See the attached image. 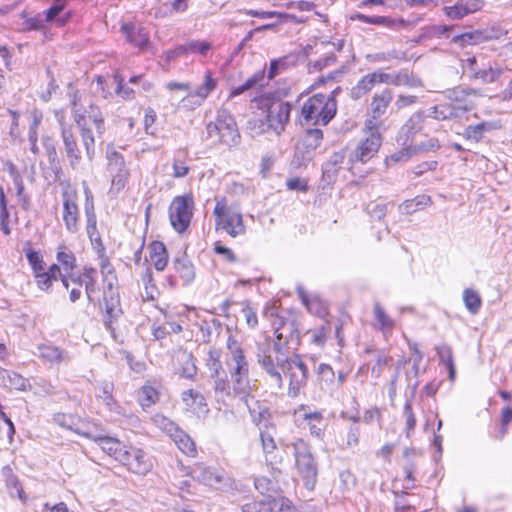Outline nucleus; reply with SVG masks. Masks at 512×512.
I'll list each match as a JSON object with an SVG mask.
<instances>
[{
	"instance_id": "1",
	"label": "nucleus",
	"mask_w": 512,
	"mask_h": 512,
	"mask_svg": "<svg viewBox=\"0 0 512 512\" xmlns=\"http://www.w3.org/2000/svg\"><path fill=\"white\" fill-rule=\"evenodd\" d=\"M257 361L277 388L283 386V376L287 380V394L296 398L308 381V368L298 355L291 357L283 353L272 355L269 347L259 348Z\"/></svg>"
},
{
	"instance_id": "2",
	"label": "nucleus",
	"mask_w": 512,
	"mask_h": 512,
	"mask_svg": "<svg viewBox=\"0 0 512 512\" xmlns=\"http://www.w3.org/2000/svg\"><path fill=\"white\" fill-rule=\"evenodd\" d=\"M292 106L282 100L267 101L247 123V129L252 136H280L290 119Z\"/></svg>"
},
{
	"instance_id": "3",
	"label": "nucleus",
	"mask_w": 512,
	"mask_h": 512,
	"mask_svg": "<svg viewBox=\"0 0 512 512\" xmlns=\"http://www.w3.org/2000/svg\"><path fill=\"white\" fill-rule=\"evenodd\" d=\"M226 366L229 371L233 391L237 396H248L252 391L249 381V364L241 344L233 337L227 339Z\"/></svg>"
},
{
	"instance_id": "4",
	"label": "nucleus",
	"mask_w": 512,
	"mask_h": 512,
	"mask_svg": "<svg viewBox=\"0 0 512 512\" xmlns=\"http://www.w3.org/2000/svg\"><path fill=\"white\" fill-rule=\"evenodd\" d=\"M74 121L80 129L87 158L92 161L95 156V136L93 128L98 135H102L105 130L102 113L93 105H91L89 110L85 111V113H80L75 109Z\"/></svg>"
},
{
	"instance_id": "5",
	"label": "nucleus",
	"mask_w": 512,
	"mask_h": 512,
	"mask_svg": "<svg viewBox=\"0 0 512 512\" xmlns=\"http://www.w3.org/2000/svg\"><path fill=\"white\" fill-rule=\"evenodd\" d=\"M337 103L334 96L316 94L302 105V122L307 125H327L335 116Z\"/></svg>"
},
{
	"instance_id": "6",
	"label": "nucleus",
	"mask_w": 512,
	"mask_h": 512,
	"mask_svg": "<svg viewBox=\"0 0 512 512\" xmlns=\"http://www.w3.org/2000/svg\"><path fill=\"white\" fill-rule=\"evenodd\" d=\"M291 448L295 460V467L303 480L305 487L313 490L318 476V463L312 453L311 446L301 438L286 445Z\"/></svg>"
},
{
	"instance_id": "7",
	"label": "nucleus",
	"mask_w": 512,
	"mask_h": 512,
	"mask_svg": "<svg viewBox=\"0 0 512 512\" xmlns=\"http://www.w3.org/2000/svg\"><path fill=\"white\" fill-rule=\"evenodd\" d=\"M216 230H222L231 237L245 234L246 228L239 209L229 206L225 197L216 200L213 210Z\"/></svg>"
},
{
	"instance_id": "8",
	"label": "nucleus",
	"mask_w": 512,
	"mask_h": 512,
	"mask_svg": "<svg viewBox=\"0 0 512 512\" xmlns=\"http://www.w3.org/2000/svg\"><path fill=\"white\" fill-rule=\"evenodd\" d=\"M208 138L214 143L233 146L238 143L240 134L233 116L227 111H219L214 121L206 127Z\"/></svg>"
},
{
	"instance_id": "9",
	"label": "nucleus",
	"mask_w": 512,
	"mask_h": 512,
	"mask_svg": "<svg viewBox=\"0 0 512 512\" xmlns=\"http://www.w3.org/2000/svg\"><path fill=\"white\" fill-rule=\"evenodd\" d=\"M363 137L356 146L350 160L366 163L372 159L382 144V136L378 127H374V121H365Z\"/></svg>"
},
{
	"instance_id": "10",
	"label": "nucleus",
	"mask_w": 512,
	"mask_h": 512,
	"mask_svg": "<svg viewBox=\"0 0 512 512\" xmlns=\"http://www.w3.org/2000/svg\"><path fill=\"white\" fill-rule=\"evenodd\" d=\"M106 160V169L111 178V191L120 192L130 178V170L123 155L112 144L106 147Z\"/></svg>"
},
{
	"instance_id": "11",
	"label": "nucleus",
	"mask_w": 512,
	"mask_h": 512,
	"mask_svg": "<svg viewBox=\"0 0 512 512\" xmlns=\"http://www.w3.org/2000/svg\"><path fill=\"white\" fill-rule=\"evenodd\" d=\"M194 201L190 194L176 196L169 207V218L173 228L184 232L190 225L193 215Z\"/></svg>"
},
{
	"instance_id": "12",
	"label": "nucleus",
	"mask_w": 512,
	"mask_h": 512,
	"mask_svg": "<svg viewBox=\"0 0 512 512\" xmlns=\"http://www.w3.org/2000/svg\"><path fill=\"white\" fill-rule=\"evenodd\" d=\"M55 115L61 127V136L69 165L73 170L82 172L83 169L80 165L82 159L81 152L71 127L67 126L64 122V115L62 112L57 111Z\"/></svg>"
},
{
	"instance_id": "13",
	"label": "nucleus",
	"mask_w": 512,
	"mask_h": 512,
	"mask_svg": "<svg viewBox=\"0 0 512 512\" xmlns=\"http://www.w3.org/2000/svg\"><path fill=\"white\" fill-rule=\"evenodd\" d=\"M218 81L213 77L210 70H206L203 75V82L194 90L182 97L181 103L184 108L194 109L202 105L205 99L217 87Z\"/></svg>"
},
{
	"instance_id": "14",
	"label": "nucleus",
	"mask_w": 512,
	"mask_h": 512,
	"mask_svg": "<svg viewBox=\"0 0 512 512\" xmlns=\"http://www.w3.org/2000/svg\"><path fill=\"white\" fill-rule=\"evenodd\" d=\"M118 461L136 474H145L152 467L150 460L142 450L130 446H128L125 453L119 454Z\"/></svg>"
},
{
	"instance_id": "15",
	"label": "nucleus",
	"mask_w": 512,
	"mask_h": 512,
	"mask_svg": "<svg viewBox=\"0 0 512 512\" xmlns=\"http://www.w3.org/2000/svg\"><path fill=\"white\" fill-rule=\"evenodd\" d=\"M62 217L68 232L76 233L79 230V209L76 192L66 191L63 193Z\"/></svg>"
},
{
	"instance_id": "16",
	"label": "nucleus",
	"mask_w": 512,
	"mask_h": 512,
	"mask_svg": "<svg viewBox=\"0 0 512 512\" xmlns=\"http://www.w3.org/2000/svg\"><path fill=\"white\" fill-rule=\"evenodd\" d=\"M193 478L206 486L222 489L227 485L228 478L224 471L212 467L196 466L192 471Z\"/></svg>"
},
{
	"instance_id": "17",
	"label": "nucleus",
	"mask_w": 512,
	"mask_h": 512,
	"mask_svg": "<svg viewBox=\"0 0 512 512\" xmlns=\"http://www.w3.org/2000/svg\"><path fill=\"white\" fill-rule=\"evenodd\" d=\"M392 99L393 94L389 89H384L381 92L374 94L369 106L368 118L365 121H374V127L379 128L380 123L378 122V119L386 113Z\"/></svg>"
},
{
	"instance_id": "18",
	"label": "nucleus",
	"mask_w": 512,
	"mask_h": 512,
	"mask_svg": "<svg viewBox=\"0 0 512 512\" xmlns=\"http://www.w3.org/2000/svg\"><path fill=\"white\" fill-rule=\"evenodd\" d=\"M86 216H87V224H86V232L92 244V247L96 251L100 260L102 257H105V247L103 245L100 233L97 230V220L94 212V205L92 202L86 203Z\"/></svg>"
},
{
	"instance_id": "19",
	"label": "nucleus",
	"mask_w": 512,
	"mask_h": 512,
	"mask_svg": "<svg viewBox=\"0 0 512 512\" xmlns=\"http://www.w3.org/2000/svg\"><path fill=\"white\" fill-rule=\"evenodd\" d=\"M482 6V0H458L453 6H445L443 12L451 20H460L480 10Z\"/></svg>"
},
{
	"instance_id": "20",
	"label": "nucleus",
	"mask_w": 512,
	"mask_h": 512,
	"mask_svg": "<svg viewBox=\"0 0 512 512\" xmlns=\"http://www.w3.org/2000/svg\"><path fill=\"white\" fill-rule=\"evenodd\" d=\"M56 259L62 268V284L66 289H69V277L76 267V257L74 253L65 245L60 244L57 247Z\"/></svg>"
},
{
	"instance_id": "21",
	"label": "nucleus",
	"mask_w": 512,
	"mask_h": 512,
	"mask_svg": "<svg viewBox=\"0 0 512 512\" xmlns=\"http://www.w3.org/2000/svg\"><path fill=\"white\" fill-rule=\"evenodd\" d=\"M468 110L467 106L459 104H440L430 109L429 116L436 120L460 119Z\"/></svg>"
},
{
	"instance_id": "22",
	"label": "nucleus",
	"mask_w": 512,
	"mask_h": 512,
	"mask_svg": "<svg viewBox=\"0 0 512 512\" xmlns=\"http://www.w3.org/2000/svg\"><path fill=\"white\" fill-rule=\"evenodd\" d=\"M182 402L188 411L197 416H203L208 412V406L204 396L193 389L186 390L182 393Z\"/></svg>"
},
{
	"instance_id": "23",
	"label": "nucleus",
	"mask_w": 512,
	"mask_h": 512,
	"mask_svg": "<svg viewBox=\"0 0 512 512\" xmlns=\"http://www.w3.org/2000/svg\"><path fill=\"white\" fill-rule=\"evenodd\" d=\"M121 31L126 35V39L129 43L138 47L139 49H145L149 45V35L144 28L135 27L131 23H124L121 26Z\"/></svg>"
},
{
	"instance_id": "24",
	"label": "nucleus",
	"mask_w": 512,
	"mask_h": 512,
	"mask_svg": "<svg viewBox=\"0 0 512 512\" xmlns=\"http://www.w3.org/2000/svg\"><path fill=\"white\" fill-rule=\"evenodd\" d=\"M423 118L420 113L412 115L401 128L397 141L401 145L412 143L413 136L422 129Z\"/></svg>"
},
{
	"instance_id": "25",
	"label": "nucleus",
	"mask_w": 512,
	"mask_h": 512,
	"mask_svg": "<svg viewBox=\"0 0 512 512\" xmlns=\"http://www.w3.org/2000/svg\"><path fill=\"white\" fill-rule=\"evenodd\" d=\"M246 404L253 422L256 425L264 424L270 417V411L267 406L261 404L258 400L250 396H239Z\"/></svg>"
},
{
	"instance_id": "26",
	"label": "nucleus",
	"mask_w": 512,
	"mask_h": 512,
	"mask_svg": "<svg viewBox=\"0 0 512 512\" xmlns=\"http://www.w3.org/2000/svg\"><path fill=\"white\" fill-rule=\"evenodd\" d=\"M276 341L274 343V347L272 351V355H276L278 353H282L281 349L287 345L293 339H298V330L296 328V324L293 320L290 322H286V324L282 327V330L275 336Z\"/></svg>"
},
{
	"instance_id": "27",
	"label": "nucleus",
	"mask_w": 512,
	"mask_h": 512,
	"mask_svg": "<svg viewBox=\"0 0 512 512\" xmlns=\"http://www.w3.org/2000/svg\"><path fill=\"white\" fill-rule=\"evenodd\" d=\"M104 307L105 313L107 315V320L105 321V325L108 329L112 330V321L113 319L118 318L122 314V309L120 305V299L118 293H112L108 295L107 292H104Z\"/></svg>"
},
{
	"instance_id": "28",
	"label": "nucleus",
	"mask_w": 512,
	"mask_h": 512,
	"mask_svg": "<svg viewBox=\"0 0 512 512\" xmlns=\"http://www.w3.org/2000/svg\"><path fill=\"white\" fill-rule=\"evenodd\" d=\"M38 356L45 362L50 364H60L68 361L67 353L57 346L42 344L38 346Z\"/></svg>"
},
{
	"instance_id": "29",
	"label": "nucleus",
	"mask_w": 512,
	"mask_h": 512,
	"mask_svg": "<svg viewBox=\"0 0 512 512\" xmlns=\"http://www.w3.org/2000/svg\"><path fill=\"white\" fill-rule=\"evenodd\" d=\"M260 440L266 463L271 467L280 464L282 462V457L277 458L274 454L277 446L273 436L266 431H261Z\"/></svg>"
},
{
	"instance_id": "30",
	"label": "nucleus",
	"mask_w": 512,
	"mask_h": 512,
	"mask_svg": "<svg viewBox=\"0 0 512 512\" xmlns=\"http://www.w3.org/2000/svg\"><path fill=\"white\" fill-rule=\"evenodd\" d=\"M96 443L101 447V449L106 452L109 456L113 457L118 461V456L120 453H125L128 448L127 445L122 444L118 439L108 437L100 434Z\"/></svg>"
},
{
	"instance_id": "31",
	"label": "nucleus",
	"mask_w": 512,
	"mask_h": 512,
	"mask_svg": "<svg viewBox=\"0 0 512 512\" xmlns=\"http://www.w3.org/2000/svg\"><path fill=\"white\" fill-rule=\"evenodd\" d=\"M176 360L181 366L178 373L181 377L192 379L197 373L195 359L193 355L187 351H180L176 355Z\"/></svg>"
},
{
	"instance_id": "32",
	"label": "nucleus",
	"mask_w": 512,
	"mask_h": 512,
	"mask_svg": "<svg viewBox=\"0 0 512 512\" xmlns=\"http://www.w3.org/2000/svg\"><path fill=\"white\" fill-rule=\"evenodd\" d=\"M376 84H378V82L374 72L364 75L356 85L352 87L350 92L352 99H361L363 96L368 94Z\"/></svg>"
},
{
	"instance_id": "33",
	"label": "nucleus",
	"mask_w": 512,
	"mask_h": 512,
	"mask_svg": "<svg viewBox=\"0 0 512 512\" xmlns=\"http://www.w3.org/2000/svg\"><path fill=\"white\" fill-rule=\"evenodd\" d=\"M2 384L5 387L10 389H15L19 391H26L30 388V383L28 379L24 378L22 375L3 370L0 372Z\"/></svg>"
},
{
	"instance_id": "34",
	"label": "nucleus",
	"mask_w": 512,
	"mask_h": 512,
	"mask_svg": "<svg viewBox=\"0 0 512 512\" xmlns=\"http://www.w3.org/2000/svg\"><path fill=\"white\" fill-rule=\"evenodd\" d=\"M100 267L104 277V292L106 291L108 295L118 293L116 287L117 278L112 265L106 257H102V260H100Z\"/></svg>"
},
{
	"instance_id": "35",
	"label": "nucleus",
	"mask_w": 512,
	"mask_h": 512,
	"mask_svg": "<svg viewBox=\"0 0 512 512\" xmlns=\"http://www.w3.org/2000/svg\"><path fill=\"white\" fill-rule=\"evenodd\" d=\"M150 259L158 271L164 270L167 265L168 257L164 244L162 242H152L149 246Z\"/></svg>"
},
{
	"instance_id": "36",
	"label": "nucleus",
	"mask_w": 512,
	"mask_h": 512,
	"mask_svg": "<svg viewBox=\"0 0 512 512\" xmlns=\"http://www.w3.org/2000/svg\"><path fill=\"white\" fill-rule=\"evenodd\" d=\"M375 76L377 78L378 84H387L394 86H402V85H410V78L405 73H396V72H384L383 70L374 71Z\"/></svg>"
},
{
	"instance_id": "37",
	"label": "nucleus",
	"mask_w": 512,
	"mask_h": 512,
	"mask_svg": "<svg viewBox=\"0 0 512 512\" xmlns=\"http://www.w3.org/2000/svg\"><path fill=\"white\" fill-rule=\"evenodd\" d=\"M375 327L381 330L385 335L391 333L395 326V321L385 312L379 303L374 304Z\"/></svg>"
},
{
	"instance_id": "38",
	"label": "nucleus",
	"mask_w": 512,
	"mask_h": 512,
	"mask_svg": "<svg viewBox=\"0 0 512 512\" xmlns=\"http://www.w3.org/2000/svg\"><path fill=\"white\" fill-rule=\"evenodd\" d=\"M353 20H359L364 23L374 24V25H382L388 28H397L403 24L402 20L393 19L391 17L386 16H366L361 13H357L352 16Z\"/></svg>"
},
{
	"instance_id": "39",
	"label": "nucleus",
	"mask_w": 512,
	"mask_h": 512,
	"mask_svg": "<svg viewBox=\"0 0 512 512\" xmlns=\"http://www.w3.org/2000/svg\"><path fill=\"white\" fill-rule=\"evenodd\" d=\"M73 431L81 436L92 439L95 442L102 433V429L96 423L76 419Z\"/></svg>"
},
{
	"instance_id": "40",
	"label": "nucleus",
	"mask_w": 512,
	"mask_h": 512,
	"mask_svg": "<svg viewBox=\"0 0 512 512\" xmlns=\"http://www.w3.org/2000/svg\"><path fill=\"white\" fill-rule=\"evenodd\" d=\"M298 295L302 303L313 314L323 316L326 314L325 304L316 296L310 297L303 288H298Z\"/></svg>"
},
{
	"instance_id": "41",
	"label": "nucleus",
	"mask_w": 512,
	"mask_h": 512,
	"mask_svg": "<svg viewBox=\"0 0 512 512\" xmlns=\"http://www.w3.org/2000/svg\"><path fill=\"white\" fill-rule=\"evenodd\" d=\"M303 418L307 422L310 434L312 436L320 438L323 435L324 429L326 427L322 413H306L304 414Z\"/></svg>"
},
{
	"instance_id": "42",
	"label": "nucleus",
	"mask_w": 512,
	"mask_h": 512,
	"mask_svg": "<svg viewBox=\"0 0 512 512\" xmlns=\"http://www.w3.org/2000/svg\"><path fill=\"white\" fill-rule=\"evenodd\" d=\"M159 400V392L156 387L145 384L138 392V402L143 409H147L157 403Z\"/></svg>"
},
{
	"instance_id": "43",
	"label": "nucleus",
	"mask_w": 512,
	"mask_h": 512,
	"mask_svg": "<svg viewBox=\"0 0 512 512\" xmlns=\"http://www.w3.org/2000/svg\"><path fill=\"white\" fill-rule=\"evenodd\" d=\"M498 128L493 122H481L476 125H469L465 128L464 136L467 139L479 141L482 139L485 132Z\"/></svg>"
},
{
	"instance_id": "44",
	"label": "nucleus",
	"mask_w": 512,
	"mask_h": 512,
	"mask_svg": "<svg viewBox=\"0 0 512 512\" xmlns=\"http://www.w3.org/2000/svg\"><path fill=\"white\" fill-rule=\"evenodd\" d=\"M172 441L176 444L178 449L184 454L191 457L196 455V446L194 441L183 430L178 432V434H176V436L172 438Z\"/></svg>"
},
{
	"instance_id": "45",
	"label": "nucleus",
	"mask_w": 512,
	"mask_h": 512,
	"mask_svg": "<svg viewBox=\"0 0 512 512\" xmlns=\"http://www.w3.org/2000/svg\"><path fill=\"white\" fill-rule=\"evenodd\" d=\"M113 385L111 383H104L102 386V394L98 395V399L102 401L107 410L117 415L121 414V407L112 397Z\"/></svg>"
},
{
	"instance_id": "46",
	"label": "nucleus",
	"mask_w": 512,
	"mask_h": 512,
	"mask_svg": "<svg viewBox=\"0 0 512 512\" xmlns=\"http://www.w3.org/2000/svg\"><path fill=\"white\" fill-rule=\"evenodd\" d=\"M264 70L257 71L250 78H248L242 85L233 88L230 92V98L236 97L245 91L252 89L258 85H261V82L264 79Z\"/></svg>"
},
{
	"instance_id": "47",
	"label": "nucleus",
	"mask_w": 512,
	"mask_h": 512,
	"mask_svg": "<svg viewBox=\"0 0 512 512\" xmlns=\"http://www.w3.org/2000/svg\"><path fill=\"white\" fill-rule=\"evenodd\" d=\"M152 420L155 426L166 433L171 439L181 431V429L173 421L162 414H156Z\"/></svg>"
},
{
	"instance_id": "48",
	"label": "nucleus",
	"mask_w": 512,
	"mask_h": 512,
	"mask_svg": "<svg viewBox=\"0 0 512 512\" xmlns=\"http://www.w3.org/2000/svg\"><path fill=\"white\" fill-rule=\"evenodd\" d=\"M463 301L465 307L472 314H476L482 304L480 295L474 289H465L463 292Z\"/></svg>"
},
{
	"instance_id": "49",
	"label": "nucleus",
	"mask_w": 512,
	"mask_h": 512,
	"mask_svg": "<svg viewBox=\"0 0 512 512\" xmlns=\"http://www.w3.org/2000/svg\"><path fill=\"white\" fill-rule=\"evenodd\" d=\"M206 366L209 370L210 377L220 376L225 373L220 361V353L215 349L209 350Z\"/></svg>"
},
{
	"instance_id": "50",
	"label": "nucleus",
	"mask_w": 512,
	"mask_h": 512,
	"mask_svg": "<svg viewBox=\"0 0 512 512\" xmlns=\"http://www.w3.org/2000/svg\"><path fill=\"white\" fill-rule=\"evenodd\" d=\"M291 56H284L274 59L270 62L268 78L273 79L278 73L295 64V60Z\"/></svg>"
},
{
	"instance_id": "51",
	"label": "nucleus",
	"mask_w": 512,
	"mask_h": 512,
	"mask_svg": "<svg viewBox=\"0 0 512 512\" xmlns=\"http://www.w3.org/2000/svg\"><path fill=\"white\" fill-rule=\"evenodd\" d=\"M190 168L187 164L185 157H181L180 153L174 156L172 161V174L173 178H183L188 175Z\"/></svg>"
},
{
	"instance_id": "52",
	"label": "nucleus",
	"mask_w": 512,
	"mask_h": 512,
	"mask_svg": "<svg viewBox=\"0 0 512 512\" xmlns=\"http://www.w3.org/2000/svg\"><path fill=\"white\" fill-rule=\"evenodd\" d=\"M438 356L440 361L447 367L449 370V378L453 380L455 375V367L453 362V354L450 347L441 346L437 349Z\"/></svg>"
},
{
	"instance_id": "53",
	"label": "nucleus",
	"mask_w": 512,
	"mask_h": 512,
	"mask_svg": "<svg viewBox=\"0 0 512 512\" xmlns=\"http://www.w3.org/2000/svg\"><path fill=\"white\" fill-rule=\"evenodd\" d=\"M165 89L168 91V93L170 94V100L172 102L174 101H177L179 100V96L177 95L178 93H186V95L191 92L190 89H191V86L189 83H185V82H176V81H171V82H168L166 85H165ZM182 98H180V101H181Z\"/></svg>"
},
{
	"instance_id": "54",
	"label": "nucleus",
	"mask_w": 512,
	"mask_h": 512,
	"mask_svg": "<svg viewBox=\"0 0 512 512\" xmlns=\"http://www.w3.org/2000/svg\"><path fill=\"white\" fill-rule=\"evenodd\" d=\"M25 253L34 275L45 270V263L39 252L29 247L25 249Z\"/></svg>"
},
{
	"instance_id": "55",
	"label": "nucleus",
	"mask_w": 512,
	"mask_h": 512,
	"mask_svg": "<svg viewBox=\"0 0 512 512\" xmlns=\"http://www.w3.org/2000/svg\"><path fill=\"white\" fill-rule=\"evenodd\" d=\"M175 270L180 274V276L185 280L186 283H189L194 279V270L193 266L185 259H177L174 262Z\"/></svg>"
},
{
	"instance_id": "56",
	"label": "nucleus",
	"mask_w": 512,
	"mask_h": 512,
	"mask_svg": "<svg viewBox=\"0 0 512 512\" xmlns=\"http://www.w3.org/2000/svg\"><path fill=\"white\" fill-rule=\"evenodd\" d=\"M501 73V69L489 67L488 69L475 71L473 73V78L480 79L483 83H492L499 78Z\"/></svg>"
},
{
	"instance_id": "57",
	"label": "nucleus",
	"mask_w": 512,
	"mask_h": 512,
	"mask_svg": "<svg viewBox=\"0 0 512 512\" xmlns=\"http://www.w3.org/2000/svg\"><path fill=\"white\" fill-rule=\"evenodd\" d=\"M318 377L320 383L327 388L331 387L335 382V373L328 364H320L318 367Z\"/></svg>"
},
{
	"instance_id": "58",
	"label": "nucleus",
	"mask_w": 512,
	"mask_h": 512,
	"mask_svg": "<svg viewBox=\"0 0 512 512\" xmlns=\"http://www.w3.org/2000/svg\"><path fill=\"white\" fill-rule=\"evenodd\" d=\"M323 139V132L320 129H309L304 136V144L309 149H316Z\"/></svg>"
},
{
	"instance_id": "59",
	"label": "nucleus",
	"mask_w": 512,
	"mask_h": 512,
	"mask_svg": "<svg viewBox=\"0 0 512 512\" xmlns=\"http://www.w3.org/2000/svg\"><path fill=\"white\" fill-rule=\"evenodd\" d=\"M404 147L393 153L387 158L388 162H406L408 161L414 154H416V149H414L410 144L403 145Z\"/></svg>"
},
{
	"instance_id": "60",
	"label": "nucleus",
	"mask_w": 512,
	"mask_h": 512,
	"mask_svg": "<svg viewBox=\"0 0 512 512\" xmlns=\"http://www.w3.org/2000/svg\"><path fill=\"white\" fill-rule=\"evenodd\" d=\"M403 416L405 418V430L407 437H410L416 426V418L412 411V405L410 402H406L403 409Z\"/></svg>"
},
{
	"instance_id": "61",
	"label": "nucleus",
	"mask_w": 512,
	"mask_h": 512,
	"mask_svg": "<svg viewBox=\"0 0 512 512\" xmlns=\"http://www.w3.org/2000/svg\"><path fill=\"white\" fill-rule=\"evenodd\" d=\"M6 485L12 497H17L22 501L25 500L23 488L15 476L8 477L6 480Z\"/></svg>"
},
{
	"instance_id": "62",
	"label": "nucleus",
	"mask_w": 512,
	"mask_h": 512,
	"mask_svg": "<svg viewBox=\"0 0 512 512\" xmlns=\"http://www.w3.org/2000/svg\"><path fill=\"white\" fill-rule=\"evenodd\" d=\"M328 333L329 332L327 328L324 326H320L308 331L312 343H314L317 346H323L325 344L328 338Z\"/></svg>"
},
{
	"instance_id": "63",
	"label": "nucleus",
	"mask_w": 512,
	"mask_h": 512,
	"mask_svg": "<svg viewBox=\"0 0 512 512\" xmlns=\"http://www.w3.org/2000/svg\"><path fill=\"white\" fill-rule=\"evenodd\" d=\"M189 53L205 56L211 49V43L208 41L191 40L187 42Z\"/></svg>"
},
{
	"instance_id": "64",
	"label": "nucleus",
	"mask_w": 512,
	"mask_h": 512,
	"mask_svg": "<svg viewBox=\"0 0 512 512\" xmlns=\"http://www.w3.org/2000/svg\"><path fill=\"white\" fill-rule=\"evenodd\" d=\"M211 378L214 381V390L216 393L221 394L222 396L230 395V385L225 373Z\"/></svg>"
}]
</instances>
